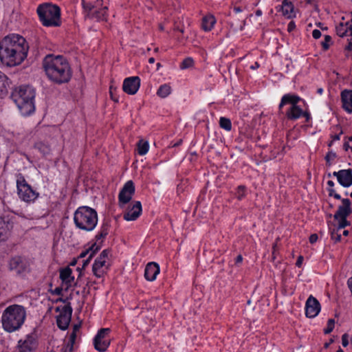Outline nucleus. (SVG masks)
I'll list each match as a JSON object with an SVG mask.
<instances>
[{"label":"nucleus","mask_w":352,"mask_h":352,"mask_svg":"<svg viewBox=\"0 0 352 352\" xmlns=\"http://www.w3.org/2000/svg\"><path fill=\"white\" fill-rule=\"evenodd\" d=\"M242 260H243V257H242V256H241V255H238V256H236V261H235V263H236V264L240 263H241Z\"/></svg>","instance_id":"obj_60"},{"label":"nucleus","mask_w":352,"mask_h":352,"mask_svg":"<svg viewBox=\"0 0 352 352\" xmlns=\"http://www.w3.org/2000/svg\"><path fill=\"white\" fill-rule=\"evenodd\" d=\"M142 211L141 202L136 201L132 206H129L123 215V218L126 221H135L140 216Z\"/></svg>","instance_id":"obj_16"},{"label":"nucleus","mask_w":352,"mask_h":352,"mask_svg":"<svg viewBox=\"0 0 352 352\" xmlns=\"http://www.w3.org/2000/svg\"><path fill=\"white\" fill-rule=\"evenodd\" d=\"M278 10L281 11L284 16L290 19L293 16L294 6L290 1L283 0Z\"/></svg>","instance_id":"obj_23"},{"label":"nucleus","mask_w":352,"mask_h":352,"mask_svg":"<svg viewBox=\"0 0 352 352\" xmlns=\"http://www.w3.org/2000/svg\"><path fill=\"white\" fill-rule=\"evenodd\" d=\"M37 14L44 26L60 25V9L58 6L51 3L41 4L37 8Z\"/></svg>","instance_id":"obj_6"},{"label":"nucleus","mask_w":352,"mask_h":352,"mask_svg":"<svg viewBox=\"0 0 352 352\" xmlns=\"http://www.w3.org/2000/svg\"><path fill=\"white\" fill-rule=\"evenodd\" d=\"M338 181L343 187L351 186L352 185V170H341V175L338 177Z\"/></svg>","instance_id":"obj_21"},{"label":"nucleus","mask_w":352,"mask_h":352,"mask_svg":"<svg viewBox=\"0 0 352 352\" xmlns=\"http://www.w3.org/2000/svg\"><path fill=\"white\" fill-rule=\"evenodd\" d=\"M76 340H73L69 339V341L67 344V347L69 348V351H72L73 350L74 344Z\"/></svg>","instance_id":"obj_51"},{"label":"nucleus","mask_w":352,"mask_h":352,"mask_svg":"<svg viewBox=\"0 0 352 352\" xmlns=\"http://www.w3.org/2000/svg\"><path fill=\"white\" fill-rule=\"evenodd\" d=\"M138 153L140 155L146 154L149 148V144L147 141L140 140L138 142Z\"/></svg>","instance_id":"obj_29"},{"label":"nucleus","mask_w":352,"mask_h":352,"mask_svg":"<svg viewBox=\"0 0 352 352\" xmlns=\"http://www.w3.org/2000/svg\"><path fill=\"white\" fill-rule=\"evenodd\" d=\"M104 16V13L100 11H94L89 17L100 19Z\"/></svg>","instance_id":"obj_44"},{"label":"nucleus","mask_w":352,"mask_h":352,"mask_svg":"<svg viewBox=\"0 0 352 352\" xmlns=\"http://www.w3.org/2000/svg\"><path fill=\"white\" fill-rule=\"evenodd\" d=\"M320 311L319 301L312 296H310L305 304V315L308 318L316 317Z\"/></svg>","instance_id":"obj_14"},{"label":"nucleus","mask_w":352,"mask_h":352,"mask_svg":"<svg viewBox=\"0 0 352 352\" xmlns=\"http://www.w3.org/2000/svg\"><path fill=\"white\" fill-rule=\"evenodd\" d=\"M49 292L52 294L60 296L62 295L63 288L60 287H58L55 289H49Z\"/></svg>","instance_id":"obj_45"},{"label":"nucleus","mask_w":352,"mask_h":352,"mask_svg":"<svg viewBox=\"0 0 352 352\" xmlns=\"http://www.w3.org/2000/svg\"><path fill=\"white\" fill-rule=\"evenodd\" d=\"M92 257H93V254H90L89 257L86 260L83 261L82 267L81 268L79 267H77V270L80 272L79 276H80L82 275L81 270L85 269L89 264L90 261L91 260Z\"/></svg>","instance_id":"obj_39"},{"label":"nucleus","mask_w":352,"mask_h":352,"mask_svg":"<svg viewBox=\"0 0 352 352\" xmlns=\"http://www.w3.org/2000/svg\"><path fill=\"white\" fill-rule=\"evenodd\" d=\"M34 97L35 91L29 86H21L16 88L11 94V98L23 116H28L34 112L35 109Z\"/></svg>","instance_id":"obj_4"},{"label":"nucleus","mask_w":352,"mask_h":352,"mask_svg":"<svg viewBox=\"0 0 352 352\" xmlns=\"http://www.w3.org/2000/svg\"><path fill=\"white\" fill-rule=\"evenodd\" d=\"M28 45L19 34H10L0 41V60L7 67L20 65L27 57Z\"/></svg>","instance_id":"obj_1"},{"label":"nucleus","mask_w":352,"mask_h":352,"mask_svg":"<svg viewBox=\"0 0 352 352\" xmlns=\"http://www.w3.org/2000/svg\"><path fill=\"white\" fill-rule=\"evenodd\" d=\"M245 186H238L236 192V195L237 197V199L239 200L242 199L245 197Z\"/></svg>","instance_id":"obj_38"},{"label":"nucleus","mask_w":352,"mask_h":352,"mask_svg":"<svg viewBox=\"0 0 352 352\" xmlns=\"http://www.w3.org/2000/svg\"><path fill=\"white\" fill-rule=\"evenodd\" d=\"M81 327V322H80L78 324H75L73 327V331L72 332H75L76 333L80 328Z\"/></svg>","instance_id":"obj_52"},{"label":"nucleus","mask_w":352,"mask_h":352,"mask_svg":"<svg viewBox=\"0 0 352 352\" xmlns=\"http://www.w3.org/2000/svg\"><path fill=\"white\" fill-rule=\"evenodd\" d=\"M140 86V79L138 76L129 77L124 79L122 85L123 91L130 95L137 93Z\"/></svg>","instance_id":"obj_13"},{"label":"nucleus","mask_w":352,"mask_h":352,"mask_svg":"<svg viewBox=\"0 0 352 352\" xmlns=\"http://www.w3.org/2000/svg\"><path fill=\"white\" fill-rule=\"evenodd\" d=\"M134 193V184L131 180H129L125 183L119 193L118 201L120 206L122 207L124 205L128 204L131 200Z\"/></svg>","instance_id":"obj_10"},{"label":"nucleus","mask_w":352,"mask_h":352,"mask_svg":"<svg viewBox=\"0 0 352 352\" xmlns=\"http://www.w3.org/2000/svg\"><path fill=\"white\" fill-rule=\"evenodd\" d=\"M16 188L19 197L25 202L34 201L39 195L38 192L28 184L21 173L16 175Z\"/></svg>","instance_id":"obj_7"},{"label":"nucleus","mask_w":352,"mask_h":352,"mask_svg":"<svg viewBox=\"0 0 352 352\" xmlns=\"http://www.w3.org/2000/svg\"><path fill=\"white\" fill-rule=\"evenodd\" d=\"M302 109L296 104V106H291L286 112V116L289 120H296L302 116Z\"/></svg>","instance_id":"obj_24"},{"label":"nucleus","mask_w":352,"mask_h":352,"mask_svg":"<svg viewBox=\"0 0 352 352\" xmlns=\"http://www.w3.org/2000/svg\"><path fill=\"white\" fill-rule=\"evenodd\" d=\"M10 86L8 78L0 72V98H3L8 94V87Z\"/></svg>","instance_id":"obj_26"},{"label":"nucleus","mask_w":352,"mask_h":352,"mask_svg":"<svg viewBox=\"0 0 352 352\" xmlns=\"http://www.w3.org/2000/svg\"><path fill=\"white\" fill-rule=\"evenodd\" d=\"M347 217H340L338 219V225L336 227L337 230H340L341 229L344 228L345 227L350 225V223L346 219Z\"/></svg>","instance_id":"obj_34"},{"label":"nucleus","mask_w":352,"mask_h":352,"mask_svg":"<svg viewBox=\"0 0 352 352\" xmlns=\"http://www.w3.org/2000/svg\"><path fill=\"white\" fill-rule=\"evenodd\" d=\"M109 92H110V95H111V99H112V100H114V101H116V102H118V99H117V98H114V95L113 94V87H110V91H109Z\"/></svg>","instance_id":"obj_56"},{"label":"nucleus","mask_w":352,"mask_h":352,"mask_svg":"<svg viewBox=\"0 0 352 352\" xmlns=\"http://www.w3.org/2000/svg\"><path fill=\"white\" fill-rule=\"evenodd\" d=\"M347 284L352 294V276L350 278H349Z\"/></svg>","instance_id":"obj_57"},{"label":"nucleus","mask_w":352,"mask_h":352,"mask_svg":"<svg viewBox=\"0 0 352 352\" xmlns=\"http://www.w3.org/2000/svg\"><path fill=\"white\" fill-rule=\"evenodd\" d=\"M312 36L314 38L318 39L321 36V32L318 30H314L312 32Z\"/></svg>","instance_id":"obj_47"},{"label":"nucleus","mask_w":352,"mask_h":352,"mask_svg":"<svg viewBox=\"0 0 352 352\" xmlns=\"http://www.w3.org/2000/svg\"><path fill=\"white\" fill-rule=\"evenodd\" d=\"M302 116H304L306 118V121L307 122H308L310 120V118H311L310 114L307 111H303V113H302Z\"/></svg>","instance_id":"obj_54"},{"label":"nucleus","mask_w":352,"mask_h":352,"mask_svg":"<svg viewBox=\"0 0 352 352\" xmlns=\"http://www.w3.org/2000/svg\"><path fill=\"white\" fill-rule=\"evenodd\" d=\"M350 336L348 333H344L342 336V344L344 347L348 346L349 343Z\"/></svg>","instance_id":"obj_42"},{"label":"nucleus","mask_w":352,"mask_h":352,"mask_svg":"<svg viewBox=\"0 0 352 352\" xmlns=\"http://www.w3.org/2000/svg\"><path fill=\"white\" fill-rule=\"evenodd\" d=\"M85 10L87 12V16H90L92 14V10L94 8V6H91V4H86L84 5Z\"/></svg>","instance_id":"obj_46"},{"label":"nucleus","mask_w":352,"mask_h":352,"mask_svg":"<svg viewBox=\"0 0 352 352\" xmlns=\"http://www.w3.org/2000/svg\"><path fill=\"white\" fill-rule=\"evenodd\" d=\"M340 175H341V170H339L338 172L335 171L333 173V175L336 177L338 179V177H340Z\"/></svg>","instance_id":"obj_62"},{"label":"nucleus","mask_w":352,"mask_h":352,"mask_svg":"<svg viewBox=\"0 0 352 352\" xmlns=\"http://www.w3.org/2000/svg\"><path fill=\"white\" fill-rule=\"evenodd\" d=\"M43 67L48 78L55 83L67 82L72 77L69 65L63 56L47 55L43 60Z\"/></svg>","instance_id":"obj_2"},{"label":"nucleus","mask_w":352,"mask_h":352,"mask_svg":"<svg viewBox=\"0 0 352 352\" xmlns=\"http://www.w3.org/2000/svg\"><path fill=\"white\" fill-rule=\"evenodd\" d=\"M219 125L222 129L226 131H230L232 129V123L230 120L224 117H221L220 118Z\"/></svg>","instance_id":"obj_32"},{"label":"nucleus","mask_w":352,"mask_h":352,"mask_svg":"<svg viewBox=\"0 0 352 352\" xmlns=\"http://www.w3.org/2000/svg\"><path fill=\"white\" fill-rule=\"evenodd\" d=\"M13 216L5 215L0 217V242L6 241L13 228Z\"/></svg>","instance_id":"obj_11"},{"label":"nucleus","mask_w":352,"mask_h":352,"mask_svg":"<svg viewBox=\"0 0 352 352\" xmlns=\"http://www.w3.org/2000/svg\"><path fill=\"white\" fill-rule=\"evenodd\" d=\"M111 331L109 328L100 329L94 339V345L96 350L99 352H104L110 345L111 340L109 334Z\"/></svg>","instance_id":"obj_8"},{"label":"nucleus","mask_w":352,"mask_h":352,"mask_svg":"<svg viewBox=\"0 0 352 352\" xmlns=\"http://www.w3.org/2000/svg\"><path fill=\"white\" fill-rule=\"evenodd\" d=\"M343 109L348 113H352V90L345 89L341 93Z\"/></svg>","instance_id":"obj_20"},{"label":"nucleus","mask_w":352,"mask_h":352,"mask_svg":"<svg viewBox=\"0 0 352 352\" xmlns=\"http://www.w3.org/2000/svg\"><path fill=\"white\" fill-rule=\"evenodd\" d=\"M171 92V87L167 84L161 85L157 91V95L160 98H166Z\"/></svg>","instance_id":"obj_28"},{"label":"nucleus","mask_w":352,"mask_h":352,"mask_svg":"<svg viewBox=\"0 0 352 352\" xmlns=\"http://www.w3.org/2000/svg\"><path fill=\"white\" fill-rule=\"evenodd\" d=\"M72 308L70 302L62 307L60 314L56 317V324L61 330H66L71 321Z\"/></svg>","instance_id":"obj_9"},{"label":"nucleus","mask_w":352,"mask_h":352,"mask_svg":"<svg viewBox=\"0 0 352 352\" xmlns=\"http://www.w3.org/2000/svg\"><path fill=\"white\" fill-rule=\"evenodd\" d=\"M342 205L338 207V210L333 215L336 220H338L340 217H347L352 213L351 201L348 198H345L342 199Z\"/></svg>","instance_id":"obj_17"},{"label":"nucleus","mask_w":352,"mask_h":352,"mask_svg":"<svg viewBox=\"0 0 352 352\" xmlns=\"http://www.w3.org/2000/svg\"><path fill=\"white\" fill-rule=\"evenodd\" d=\"M345 50L348 51H352V41L349 42V44L346 46Z\"/></svg>","instance_id":"obj_58"},{"label":"nucleus","mask_w":352,"mask_h":352,"mask_svg":"<svg viewBox=\"0 0 352 352\" xmlns=\"http://www.w3.org/2000/svg\"><path fill=\"white\" fill-rule=\"evenodd\" d=\"M318 239V236L316 234H312L309 236V242L311 243H314L317 241Z\"/></svg>","instance_id":"obj_48"},{"label":"nucleus","mask_w":352,"mask_h":352,"mask_svg":"<svg viewBox=\"0 0 352 352\" xmlns=\"http://www.w3.org/2000/svg\"><path fill=\"white\" fill-rule=\"evenodd\" d=\"M331 41V37L329 35L324 36V41L322 42V47L324 50H327L329 47V43Z\"/></svg>","instance_id":"obj_41"},{"label":"nucleus","mask_w":352,"mask_h":352,"mask_svg":"<svg viewBox=\"0 0 352 352\" xmlns=\"http://www.w3.org/2000/svg\"><path fill=\"white\" fill-rule=\"evenodd\" d=\"M72 270L69 267L62 268L60 270V278L63 283L71 284L74 280V277L72 276Z\"/></svg>","instance_id":"obj_25"},{"label":"nucleus","mask_w":352,"mask_h":352,"mask_svg":"<svg viewBox=\"0 0 352 352\" xmlns=\"http://www.w3.org/2000/svg\"><path fill=\"white\" fill-rule=\"evenodd\" d=\"M35 340L30 336L28 335L25 340H20L18 342L17 348L19 352H31L34 346Z\"/></svg>","instance_id":"obj_19"},{"label":"nucleus","mask_w":352,"mask_h":352,"mask_svg":"<svg viewBox=\"0 0 352 352\" xmlns=\"http://www.w3.org/2000/svg\"><path fill=\"white\" fill-rule=\"evenodd\" d=\"M215 23V19L213 16H206L202 19V28L205 31H210Z\"/></svg>","instance_id":"obj_27"},{"label":"nucleus","mask_w":352,"mask_h":352,"mask_svg":"<svg viewBox=\"0 0 352 352\" xmlns=\"http://www.w3.org/2000/svg\"><path fill=\"white\" fill-rule=\"evenodd\" d=\"M69 339L72 340V341L73 340H76V333L72 332V333L70 335V337H69Z\"/></svg>","instance_id":"obj_61"},{"label":"nucleus","mask_w":352,"mask_h":352,"mask_svg":"<svg viewBox=\"0 0 352 352\" xmlns=\"http://www.w3.org/2000/svg\"><path fill=\"white\" fill-rule=\"evenodd\" d=\"M89 252V250H87L85 251H83L80 253V254L78 256V258H85L87 254Z\"/></svg>","instance_id":"obj_53"},{"label":"nucleus","mask_w":352,"mask_h":352,"mask_svg":"<svg viewBox=\"0 0 352 352\" xmlns=\"http://www.w3.org/2000/svg\"><path fill=\"white\" fill-rule=\"evenodd\" d=\"M333 342V339H330L328 342H325L324 343V349H328L329 347L330 344H332Z\"/></svg>","instance_id":"obj_55"},{"label":"nucleus","mask_w":352,"mask_h":352,"mask_svg":"<svg viewBox=\"0 0 352 352\" xmlns=\"http://www.w3.org/2000/svg\"><path fill=\"white\" fill-rule=\"evenodd\" d=\"M336 155L335 153L332 152V151H330L329 152L326 156H325V160L327 162V164L328 166H331V162L330 161L331 160H333L336 158Z\"/></svg>","instance_id":"obj_40"},{"label":"nucleus","mask_w":352,"mask_h":352,"mask_svg":"<svg viewBox=\"0 0 352 352\" xmlns=\"http://www.w3.org/2000/svg\"><path fill=\"white\" fill-rule=\"evenodd\" d=\"M296 25H295V23L294 21H290L288 24V26H287V30L288 32H292L294 28H295Z\"/></svg>","instance_id":"obj_49"},{"label":"nucleus","mask_w":352,"mask_h":352,"mask_svg":"<svg viewBox=\"0 0 352 352\" xmlns=\"http://www.w3.org/2000/svg\"><path fill=\"white\" fill-rule=\"evenodd\" d=\"M334 326H335L334 319H332V318L329 319L328 322H327V327L324 329V333L325 334L330 333L333 330Z\"/></svg>","instance_id":"obj_37"},{"label":"nucleus","mask_w":352,"mask_h":352,"mask_svg":"<svg viewBox=\"0 0 352 352\" xmlns=\"http://www.w3.org/2000/svg\"><path fill=\"white\" fill-rule=\"evenodd\" d=\"M160 273L159 265L154 262L148 263L144 270V277L148 281L155 280L157 275Z\"/></svg>","instance_id":"obj_18"},{"label":"nucleus","mask_w":352,"mask_h":352,"mask_svg":"<svg viewBox=\"0 0 352 352\" xmlns=\"http://www.w3.org/2000/svg\"><path fill=\"white\" fill-rule=\"evenodd\" d=\"M25 309L22 305H12L8 307L1 317L4 330L11 333L19 329L25 321Z\"/></svg>","instance_id":"obj_3"},{"label":"nucleus","mask_w":352,"mask_h":352,"mask_svg":"<svg viewBox=\"0 0 352 352\" xmlns=\"http://www.w3.org/2000/svg\"><path fill=\"white\" fill-rule=\"evenodd\" d=\"M193 63L194 61L192 58H186L181 63L180 68L182 69L189 68L192 66Z\"/></svg>","instance_id":"obj_35"},{"label":"nucleus","mask_w":352,"mask_h":352,"mask_svg":"<svg viewBox=\"0 0 352 352\" xmlns=\"http://www.w3.org/2000/svg\"><path fill=\"white\" fill-rule=\"evenodd\" d=\"M348 30H349V34L350 36H352V25H348Z\"/></svg>","instance_id":"obj_64"},{"label":"nucleus","mask_w":352,"mask_h":352,"mask_svg":"<svg viewBox=\"0 0 352 352\" xmlns=\"http://www.w3.org/2000/svg\"><path fill=\"white\" fill-rule=\"evenodd\" d=\"M300 100V98L296 95L289 94H285L281 98L278 109L279 110H281L283 107L287 104H291L292 106H296Z\"/></svg>","instance_id":"obj_22"},{"label":"nucleus","mask_w":352,"mask_h":352,"mask_svg":"<svg viewBox=\"0 0 352 352\" xmlns=\"http://www.w3.org/2000/svg\"><path fill=\"white\" fill-rule=\"evenodd\" d=\"M74 222L80 230L92 231L98 223L97 212L88 206H80L74 212Z\"/></svg>","instance_id":"obj_5"},{"label":"nucleus","mask_w":352,"mask_h":352,"mask_svg":"<svg viewBox=\"0 0 352 352\" xmlns=\"http://www.w3.org/2000/svg\"><path fill=\"white\" fill-rule=\"evenodd\" d=\"M258 67H259L258 63L257 62H256V63H254V64L253 65H252L250 67V68L252 69H255L258 68Z\"/></svg>","instance_id":"obj_63"},{"label":"nucleus","mask_w":352,"mask_h":352,"mask_svg":"<svg viewBox=\"0 0 352 352\" xmlns=\"http://www.w3.org/2000/svg\"><path fill=\"white\" fill-rule=\"evenodd\" d=\"M343 147L345 151H348L349 148H351V150L352 151V147H350L347 142L344 143Z\"/></svg>","instance_id":"obj_59"},{"label":"nucleus","mask_w":352,"mask_h":352,"mask_svg":"<svg viewBox=\"0 0 352 352\" xmlns=\"http://www.w3.org/2000/svg\"><path fill=\"white\" fill-rule=\"evenodd\" d=\"M27 268V262L21 256H14L9 261V269L15 271L17 274H21L25 272Z\"/></svg>","instance_id":"obj_15"},{"label":"nucleus","mask_w":352,"mask_h":352,"mask_svg":"<svg viewBox=\"0 0 352 352\" xmlns=\"http://www.w3.org/2000/svg\"><path fill=\"white\" fill-rule=\"evenodd\" d=\"M349 23L346 24L340 23L339 25L336 27V33L340 37H344L345 36H348L349 30H348Z\"/></svg>","instance_id":"obj_31"},{"label":"nucleus","mask_w":352,"mask_h":352,"mask_svg":"<svg viewBox=\"0 0 352 352\" xmlns=\"http://www.w3.org/2000/svg\"><path fill=\"white\" fill-rule=\"evenodd\" d=\"M327 185L331 187L328 189L329 195L330 197H333L336 199H341V197L339 194L336 193L332 187L334 186V182L331 180L327 182Z\"/></svg>","instance_id":"obj_33"},{"label":"nucleus","mask_w":352,"mask_h":352,"mask_svg":"<svg viewBox=\"0 0 352 352\" xmlns=\"http://www.w3.org/2000/svg\"><path fill=\"white\" fill-rule=\"evenodd\" d=\"M331 230V236L333 240L336 242L340 241L341 239V234L339 233L340 230H337V228L331 229L329 228Z\"/></svg>","instance_id":"obj_36"},{"label":"nucleus","mask_w":352,"mask_h":352,"mask_svg":"<svg viewBox=\"0 0 352 352\" xmlns=\"http://www.w3.org/2000/svg\"><path fill=\"white\" fill-rule=\"evenodd\" d=\"M109 223L107 222L103 223L101 226L100 231L98 233V234L96 235V239L98 241L101 239H104V237H106V236L109 233Z\"/></svg>","instance_id":"obj_30"},{"label":"nucleus","mask_w":352,"mask_h":352,"mask_svg":"<svg viewBox=\"0 0 352 352\" xmlns=\"http://www.w3.org/2000/svg\"><path fill=\"white\" fill-rule=\"evenodd\" d=\"M109 253L110 250L109 249L104 250L95 260L92 266V271L96 277L100 278L103 276L104 271L102 267H105L106 259Z\"/></svg>","instance_id":"obj_12"},{"label":"nucleus","mask_w":352,"mask_h":352,"mask_svg":"<svg viewBox=\"0 0 352 352\" xmlns=\"http://www.w3.org/2000/svg\"><path fill=\"white\" fill-rule=\"evenodd\" d=\"M303 256H299L297 261H296V265L297 267H300L301 265H302V261H303Z\"/></svg>","instance_id":"obj_50"},{"label":"nucleus","mask_w":352,"mask_h":352,"mask_svg":"<svg viewBox=\"0 0 352 352\" xmlns=\"http://www.w3.org/2000/svg\"><path fill=\"white\" fill-rule=\"evenodd\" d=\"M100 249V245H97L96 243H94L88 250L89 252H91V254H93V256L94 254Z\"/></svg>","instance_id":"obj_43"}]
</instances>
